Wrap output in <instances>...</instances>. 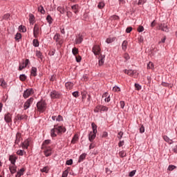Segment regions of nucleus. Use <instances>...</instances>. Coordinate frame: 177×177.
Returning a JSON list of instances; mask_svg holds the SVG:
<instances>
[{"instance_id":"f257e3e1","label":"nucleus","mask_w":177,"mask_h":177,"mask_svg":"<svg viewBox=\"0 0 177 177\" xmlns=\"http://www.w3.org/2000/svg\"><path fill=\"white\" fill-rule=\"evenodd\" d=\"M64 132H66V127L56 124L50 131V136L53 138H56L57 135H62V133H64Z\"/></svg>"},{"instance_id":"f03ea898","label":"nucleus","mask_w":177,"mask_h":177,"mask_svg":"<svg viewBox=\"0 0 177 177\" xmlns=\"http://www.w3.org/2000/svg\"><path fill=\"white\" fill-rule=\"evenodd\" d=\"M93 131H91L88 135V140L90 142H93L96 138V133H97V126L95 123L91 124Z\"/></svg>"},{"instance_id":"7ed1b4c3","label":"nucleus","mask_w":177,"mask_h":177,"mask_svg":"<svg viewBox=\"0 0 177 177\" xmlns=\"http://www.w3.org/2000/svg\"><path fill=\"white\" fill-rule=\"evenodd\" d=\"M37 107L38 111H39L40 113H44V111L46 110V102L44 100H41V101L37 102Z\"/></svg>"},{"instance_id":"20e7f679","label":"nucleus","mask_w":177,"mask_h":177,"mask_svg":"<svg viewBox=\"0 0 177 177\" xmlns=\"http://www.w3.org/2000/svg\"><path fill=\"white\" fill-rule=\"evenodd\" d=\"M41 29L39 28L38 24H35L33 28V37L35 38H37L39 35L41 34Z\"/></svg>"},{"instance_id":"39448f33","label":"nucleus","mask_w":177,"mask_h":177,"mask_svg":"<svg viewBox=\"0 0 177 177\" xmlns=\"http://www.w3.org/2000/svg\"><path fill=\"white\" fill-rule=\"evenodd\" d=\"M53 39L54 41H55V42H57V45H59V46H62V45H63V39H62V36H60V34H55Z\"/></svg>"},{"instance_id":"423d86ee","label":"nucleus","mask_w":177,"mask_h":177,"mask_svg":"<svg viewBox=\"0 0 177 177\" xmlns=\"http://www.w3.org/2000/svg\"><path fill=\"white\" fill-rule=\"evenodd\" d=\"M92 52L94 53L95 56H100V55H102L101 54L102 49H100V46L97 45L93 46L92 48Z\"/></svg>"},{"instance_id":"0eeeda50","label":"nucleus","mask_w":177,"mask_h":177,"mask_svg":"<svg viewBox=\"0 0 177 177\" xmlns=\"http://www.w3.org/2000/svg\"><path fill=\"white\" fill-rule=\"evenodd\" d=\"M33 94H34V90L32 88H28L24 92L23 97H24V99H27L28 97H30L31 95H33Z\"/></svg>"},{"instance_id":"6e6552de","label":"nucleus","mask_w":177,"mask_h":177,"mask_svg":"<svg viewBox=\"0 0 177 177\" xmlns=\"http://www.w3.org/2000/svg\"><path fill=\"white\" fill-rule=\"evenodd\" d=\"M34 102V98L30 97L26 100V102L24 104V110H27V109H30L31 104Z\"/></svg>"},{"instance_id":"1a4fd4ad","label":"nucleus","mask_w":177,"mask_h":177,"mask_svg":"<svg viewBox=\"0 0 177 177\" xmlns=\"http://www.w3.org/2000/svg\"><path fill=\"white\" fill-rule=\"evenodd\" d=\"M28 118V116L26 114L21 115L18 114L15 117L16 121H27V119Z\"/></svg>"},{"instance_id":"9d476101","label":"nucleus","mask_w":177,"mask_h":177,"mask_svg":"<svg viewBox=\"0 0 177 177\" xmlns=\"http://www.w3.org/2000/svg\"><path fill=\"white\" fill-rule=\"evenodd\" d=\"M60 96H62V94H60L58 91H53L50 93L51 99H60Z\"/></svg>"},{"instance_id":"9b49d317","label":"nucleus","mask_w":177,"mask_h":177,"mask_svg":"<svg viewBox=\"0 0 177 177\" xmlns=\"http://www.w3.org/2000/svg\"><path fill=\"white\" fill-rule=\"evenodd\" d=\"M44 151V154L46 156V157H50L52 156V148L50 147H46Z\"/></svg>"},{"instance_id":"f8f14e48","label":"nucleus","mask_w":177,"mask_h":177,"mask_svg":"<svg viewBox=\"0 0 177 177\" xmlns=\"http://www.w3.org/2000/svg\"><path fill=\"white\" fill-rule=\"evenodd\" d=\"M159 30L165 31V32H168V31H169V29L168 28V24L165 23L159 24Z\"/></svg>"},{"instance_id":"ddd939ff","label":"nucleus","mask_w":177,"mask_h":177,"mask_svg":"<svg viewBox=\"0 0 177 177\" xmlns=\"http://www.w3.org/2000/svg\"><path fill=\"white\" fill-rule=\"evenodd\" d=\"M4 121H6L7 124L12 122V114L10 113H7L5 114Z\"/></svg>"},{"instance_id":"4468645a","label":"nucleus","mask_w":177,"mask_h":177,"mask_svg":"<svg viewBox=\"0 0 177 177\" xmlns=\"http://www.w3.org/2000/svg\"><path fill=\"white\" fill-rule=\"evenodd\" d=\"M28 63H30V60L26 59L25 62H23L22 64H20L19 67V71H21V70H23V68H26V67H27V66H28Z\"/></svg>"},{"instance_id":"2eb2a0df","label":"nucleus","mask_w":177,"mask_h":177,"mask_svg":"<svg viewBox=\"0 0 177 177\" xmlns=\"http://www.w3.org/2000/svg\"><path fill=\"white\" fill-rule=\"evenodd\" d=\"M31 145V139H26L24 142H22V149H28V146Z\"/></svg>"},{"instance_id":"dca6fc26","label":"nucleus","mask_w":177,"mask_h":177,"mask_svg":"<svg viewBox=\"0 0 177 177\" xmlns=\"http://www.w3.org/2000/svg\"><path fill=\"white\" fill-rule=\"evenodd\" d=\"M104 57H106L105 55H99L98 66H103L104 64Z\"/></svg>"},{"instance_id":"f3484780","label":"nucleus","mask_w":177,"mask_h":177,"mask_svg":"<svg viewBox=\"0 0 177 177\" xmlns=\"http://www.w3.org/2000/svg\"><path fill=\"white\" fill-rule=\"evenodd\" d=\"M17 160V156L16 155H10L9 156V161H10L12 165H16V160Z\"/></svg>"},{"instance_id":"a211bd4d","label":"nucleus","mask_w":177,"mask_h":177,"mask_svg":"<svg viewBox=\"0 0 177 177\" xmlns=\"http://www.w3.org/2000/svg\"><path fill=\"white\" fill-rule=\"evenodd\" d=\"M9 169L10 171V173L12 174H16L17 171V167H16V165H11L9 167Z\"/></svg>"},{"instance_id":"6ab92c4d","label":"nucleus","mask_w":177,"mask_h":177,"mask_svg":"<svg viewBox=\"0 0 177 177\" xmlns=\"http://www.w3.org/2000/svg\"><path fill=\"white\" fill-rule=\"evenodd\" d=\"M124 74H127V75H130V77H132L134 74H136V71H132V70H124L123 71Z\"/></svg>"},{"instance_id":"aec40b11","label":"nucleus","mask_w":177,"mask_h":177,"mask_svg":"<svg viewBox=\"0 0 177 177\" xmlns=\"http://www.w3.org/2000/svg\"><path fill=\"white\" fill-rule=\"evenodd\" d=\"M71 8L75 15H78V12L80 10V6L78 5H73L71 6Z\"/></svg>"},{"instance_id":"412c9836","label":"nucleus","mask_w":177,"mask_h":177,"mask_svg":"<svg viewBox=\"0 0 177 177\" xmlns=\"http://www.w3.org/2000/svg\"><path fill=\"white\" fill-rule=\"evenodd\" d=\"M65 86L66 89L71 91V89H73V86H74V84L71 82H68L65 84Z\"/></svg>"},{"instance_id":"4be33fe9","label":"nucleus","mask_w":177,"mask_h":177,"mask_svg":"<svg viewBox=\"0 0 177 177\" xmlns=\"http://www.w3.org/2000/svg\"><path fill=\"white\" fill-rule=\"evenodd\" d=\"M21 140V133H17L16 135L15 144L19 145Z\"/></svg>"},{"instance_id":"5701e85b","label":"nucleus","mask_w":177,"mask_h":177,"mask_svg":"<svg viewBox=\"0 0 177 177\" xmlns=\"http://www.w3.org/2000/svg\"><path fill=\"white\" fill-rule=\"evenodd\" d=\"M26 171V169L21 168L16 174V177H21L24 175V171Z\"/></svg>"},{"instance_id":"b1692460","label":"nucleus","mask_w":177,"mask_h":177,"mask_svg":"<svg viewBox=\"0 0 177 177\" xmlns=\"http://www.w3.org/2000/svg\"><path fill=\"white\" fill-rule=\"evenodd\" d=\"M50 144V140H46L45 141H44L42 146H41V149H46V147H48V145Z\"/></svg>"},{"instance_id":"393cba45","label":"nucleus","mask_w":177,"mask_h":177,"mask_svg":"<svg viewBox=\"0 0 177 177\" xmlns=\"http://www.w3.org/2000/svg\"><path fill=\"white\" fill-rule=\"evenodd\" d=\"M162 138H163L164 141L167 142V143H169V145H172V143H174V141L172 140L169 139L168 138V136H163Z\"/></svg>"},{"instance_id":"a878e982","label":"nucleus","mask_w":177,"mask_h":177,"mask_svg":"<svg viewBox=\"0 0 177 177\" xmlns=\"http://www.w3.org/2000/svg\"><path fill=\"white\" fill-rule=\"evenodd\" d=\"M83 40H84V39L82 38V35H79L78 37L75 39L76 44H81V42H82Z\"/></svg>"},{"instance_id":"bb28decb","label":"nucleus","mask_w":177,"mask_h":177,"mask_svg":"<svg viewBox=\"0 0 177 177\" xmlns=\"http://www.w3.org/2000/svg\"><path fill=\"white\" fill-rule=\"evenodd\" d=\"M35 20V17H34V15L29 14V22L30 24H34V21Z\"/></svg>"},{"instance_id":"cd10ccee","label":"nucleus","mask_w":177,"mask_h":177,"mask_svg":"<svg viewBox=\"0 0 177 177\" xmlns=\"http://www.w3.org/2000/svg\"><path fill=\"white\" fill-rule=\"evenodd\" d=\"M127 46H128V41L127 40L123 41V42L122 44V50H127Z\"/></svg>"},{"instance_id":"c85d7f7f","label":"nucleus","mask_w":177,"mask_h":177,"mask_svg":"<svg viewBox=\"0 0 177 177\" xmlns=\"http://www.w3.org/2000/svg\"><path fill=\"white\" fill-rule=\"evenodd\" d=\"M85 158H86V153H82L79 158L78 162H82Z\"/></svg>"},{"instance_id":"c756f323","label":"nucleus","mask_w":177,"mask_h":177,"mask_svg":"<svg viewBox=\"0 0 177 177\" xmlns=\"http://www.w3.org/2000/svg\"><path fill=\"white\" fill-rule=\"evenodd\" d=\"M49 169H50L49 166H46V167H43L42 169H41L40 171H41V172H44L45 174H48V172H49Z\"/></svg>"},{"instance_id":"7c9ffc66","label":"nucleus","mask_w":177,"mask_h":177,"mask_svg":"<svg viewBox=\"0 0 177 177\" xmlns=\"http://www.w3.org/2000/svg\"><path fill=\"white\" fill-rule=\"evenodd\" d=\"M30 73H31V75H32L33 77H37V68L32 67Z\"/></svg>"},{"instance_id":"2f4dec72","label":"nucleus","mask_w":177,"mask_h":177,"mask_svg":"<svg viewBox=\"0 0 177 177\" xmlns=\"http://www.w3.org/2000/svg\"><path fill=\"white\" fill-rule=\"evenodd\" d=\"M77 142H78V136L75 134L71 140V143H73V145H75Z\"/></svg>"},{"instance_id":"473e14b6","label":"nucleus","mask_w":177,"mask_h":177,"mask_svg":"<svg viewBox=\"0 0 177 177\" xmlns=\"http://www.w3.org/2000/svg\"><path fill=\"white\" fill-rule=\"evenodd\" d=\"M115 41V39L114 37H109L106 39V44H111Z\"/></svg>"},{"instance_id":"72a5a7b5","label":"nucleus","mask_w":177,"mask_h":177,"mask_svg":"<svg viewBox=\"0 0 177 177\" xmlns=\"http://www.w3.org/2000/svg\"><path fill=\"white\" fill-rule=\"evenodd\" d=\"M57 10H58V12H60L62 15H63L64 13V12H66V10L64 9V8H63L62 6H59L57 8Z\"/></svg>"},{"instance_id":"f704fd0d","label":"nucleus","mask_w":177,"mask_h":177,"mask_svg":"<svg viewBox=\"0 0 177 177\" xmlns=\"http://www.w3.org/2000/svg\"><path fill=\"white\" fill-rule=\"evenodd\" d=\"M32 44L35 46V48H38V46H39V41H38V39H34L32 41Z\"/></svg>"},{"instance_id":"c9c22d12","label":"nucleus","mask_w":177,"mask_h":177,"mask_svg":"<svg viewBox=\"0 0 177 177\" xmlns=\"http://www.w3.org/2000/svg\"><path fill=\"white\" fill-rule=\"evenodd\" d=\"M106 4L104 3V2L100 1L97 5V8L98 9H103V8H104Z\"/></svg>"},{"instance_id":"e433bc0d","label":"nucleus","mask_w":177,"mask_h":177,"mask_svg":"<svg viewBox=\"0 0 177 177\" xmlns=\"http://www.w3.org/2000/svg\"><path fill=\"white\" fill-rule=\"evenodd\" d=\"M68 172H70V169L68 168L62 173V177L68 176Z\"/></svg>"},{"instance_id":"4c0bfd02","label":"nucleus","mask_w":177,"mask_h":177,"mask_svg":"<svg viewBox=\"0 0 177 177\" xmlns=\"http://www.w3.org/2000/svg\"><path fill=\"white\" fill-rule=\"evenodd\" d=\"M78 48L74 47L73 49H72V53L74 56H77V55H78Z\"/></svg>"},{"instance_id":"58836bf2","label":"nucleus","mask_w":177,"mask_h":177,"mask_svg":"<svg viewBox=\"0 0 177 177\" xmlns=\"http://www.w3.org/2000/svg\"><path fill=\"white\" fill-rule=\"evenodd\" d=\"M147 68L153 70V68H154V64H153V62H149V64H147Z\"/></svg>"},{"instance_id":"ea45409f","label":"nucleus","mask_w":177,"mask_h":177,"mask_svg":"<svg viewBox=\"0 0 177 177\" xmlns=\"http://www.w3.org/2000/svg\"><path fill=\"white\" fill-rule=\"evenodd\" d=\"M119 156L122 158H123V157H127V152H125L124 151H121L119 152Z\"/></svg>"},{"instance_id":"a19ab883","label":"nucleus","mask_w":177,"mask_h":177,"mask_svg":"<svg viewBox=\"0 0 177 177\" xmlns=\"http://www.w3.org/2000/svg\"><path fill=\"white\" fill-rule=\"evenodd\" d=\"M0 86H1L2 88L6 87V82H5L4 80H0Z\"/></svg>"},{"instance_id":"79ce46f5","label":"nucleus","mask_w":177,"mask_h":177,"mask_svg":"<svg viewBox=\"0 0 177 177\" xmlns=\"http://www.w3.org/2000/svg\"><path fill=\"white\" fill-rule=\"evenodd\" d=\"M38 11L40 12V13H41L42 15H44L45 13V9H44V7L42 6H40L38 8Z\"/></svg>"},{"instance_id":"37998d69","label":"nucleus","mask_w":177,"mask_h":177,"mask_svg":"<svg viewBox=\"0 0 177 177\" xmlns=\"http://www.w3.org/2000/svg\"><path fill=\"white\" fill-rule=\"evenodd\" d=\"M46 20H47L48 23H49L50 24H52V23L53 21V19H52V17H50V15L47 16Z\"/></svg>"},{"instance_id":"c03bdc74","label":"nucleus","mask_w":177,"mask_h":177,"mask_svg":"<svg viewBox=\"0 0 177 177\" xmlns=\"http://www.w3.org/2000/svg\"><path fill=\"white\" fill-rule=\"evenodd\" d=\"M161 85L162 86H166L167 88H172V85L171 84H169V83H167V82H162Z\"/></svg>"},{"instance_id":"a18cd8bd","label":"nucleus","mask_w":177,"mask_h":177,"mask_svg":"<svg viewBox=\"0 0 177 177\" xmlns=\"http://www.w3.org/2000/svg\"><path fill=\"white\" fill-rule=\"evenodd\" d=\"M19 28V31H21V32H26V31H27L26 26H20Z\"/></svg>"},{"instance_id":"49530a36","label":"nucleus","mask_w":177,"mask_h":177,"mask_svg":"<svg viewBox=\"0 0 177 177\" xmlns=\"http://www.w3.org/2000/svg\"><path fill=\"white\" fill-rule=\"evenodd\" d=\"M110 20H120V17L117 15H113L110 17Z\"/></svg>"},{"instance_id":"de8ad7c7","label":"nucleus","mask_w":177,"mask_h":177,"mask_svg":"<svg viewBox=\"0 0 177 177\" xmlns=\"http://www.w3.org/2000/svg\"><path fill=\"white\" fill-rule=\"evenodd\" d=\"M99 111H101V105H98L94 109L95 113H99Z\"/></svg>"},{"instance_id":"09e8293b","label":"nucleus","mask_w":177,"mask_h":177,"mask_svg":"<svg viewBox=\"0 0 177 177\" xmlns=\"http://www.w3.org/2000/svg\"><path fill=\"white\" fill-rule=\"evenodd\" d=\"M24 153H26V152H24V150H21V149H19V150H18V151H17V154L18 156H24Z\"/></svg>"},{"instance_id":"8fccbe9b","label":"nucleus","mask_w":177,"mask_h":177,"mask_svg":"<svg viewBox=\"0 0 177 177\" xmlns=\"http://www.w3.org/2000/svg\"><path fill=\"white\" fill-rule=\"evenodd\" d=\"M36 56L37 57H39V59H41V60H42V53H41L39 51H37L36 52Z\"/></svg>"},{"instance_id":"3c124183","label":"nucleus","mask_w":177,"mask_h":177,"mask_svg":"<svg viewBox=\"0 0 177 177\" xmlns=\"http://www.w3.org/2000/svg\"><path fill=\"white\" fill-rule=\"evenodd\" d=\"M101 111H109V108L106 106L101 105Z\"/></svg>"},{"instance_id":"603ef678","label":"nucleus","mask_w":177,"mask_h":177,"mask_svg":"<svg viewBox=\"0 0 177 177\" xmlns=\"http://www.w3.org/2000/svg\"><path fill=\"white\" fill-rule=\"evenodd\" d=\"M135 88L136 91H140V89H142V86L139 84H135Z\"/></svg>"},{"instance_id":"864d4df0","label":"nucleus","mask_w":177,"mask_h":177,"mask_svg":"<svg viewBox=\"0 0 177 177\" xmlns=\"http://www.w3.org/2000/svg\"><path fill=\"white\" fill-rule=\"evenodd\" d=\"M137 30H138V32H143V31H145V28H143V26H138Z\"/></svg>"},{"instance_id":"5fc2aeb1","label":"nucleus","mask_w":177,"mask_h":177,"mask_svg":"<svg viewBox=\"0 0 177 177\" xmlns=\"http://www.w3.org/2000/svg\"><path fill=\"white\" fill-rule=\"evenodd\" d=\"M19 80L24 81L25 80H27V76H26V75H21L19 76Z\"/></svg>"},{"instance_id":"6e6d98bb","label":"nucleus","mask_w":177,"mask_h":177,"mask_svg":"<svg viewBox=\"0 0 177 177\" xmlns=\"http://www.w3.org/2000/svg\"><path fill=\"white\" fill-rule=\"evenodd\" d=\"M20 38H21V34L20 33H17L15 35V39L16 41H19V39H20Z\"/></svg>"},{"instance_id":"4d7b16f0","label":"nucleus","mask_w":177,"mask_h":177,"mask_svg":"<svg viewBox=\"0 0 177 177\" xmlns=\"http://www.w3.org/2000/svg\"><path fill=\"white\" fill-rule=\"evenodd\" d=\"M75 59H76V62L77 63H80L81 62V60L82 59V58L80 55H76Z\"/></svg>"},{"instance_id":"13d9d810","label":"nucleus","mask_w":177,"mask_h":177,"mask_svg":"<svg viewBox=\"0 0 177 177\" xmlns=\"http://www.w3.org/2000/svg\"><path fill=\"white\" fill-rule=\"evenodd\" d=\"M147 2V0H139L138 5H143V3H146Z\"/></svg>"},{"instance_id":"bf43d9fd","label":"nucleus","mask_w":177,"mask_h":177,"mask_svg":"<svg viewBox=\"0 0 177 177\" xmlns=\"http://www.w3.org/2000/svg\"><path fill=\"white\" fill-rule=\"evenodd\" d=\"M113 92H120V91H121V90L120 89V87H118V86H114V87L113 88Z\"/></svg>"},{"instance_id":"052dcab7","label":"nucleus","mask_w":177,"mask_h":177,"mask_svg":"<svg viewBox=\"0 0 177 177\" xmlns=\"http://www.w3.org/2000/svg\"><path fill=\"white\" fill-rule=\"evenodd\" d=\"M175 168H176V166H174V165H169V166L168 167V170H169V171H174V169H175Z\"/></svg>"},{"instance_id":"680f3d73","label":"nucleus","mask_w":177,"mask_h":177,"mask_svg":"<svg viewBox=\"0 0 177 177\" xmlns=\"http://www.w3.org/2000/svg\"><path fill=\"white\" fill-rule=\"evenodd\" d=\"M56 121H58V122L63 121V117L59 115L56 118Z\"/></svg>"},{"instance_id":"e2e57ef3","label":"nucleus","mask_w":177,"mask_h":177,"mask_svg":"<svg viewBox=\"0 0 177 177\" xmlns=\"http://www.w3.org/2000/svg\"><path fill=\"white\" fill-rule=\"evenodd\" d=\"M123 135H124V133H122V131H120L118 134V139H122Z\"/></svg>"},{"instance_id":"0e129e2a","label":"nucleus","mask_w":177,"mask_h":177,"mask_svg":"<svg viewBox=\"0 0 177 177\" xmlns=\"http://www.w3.org/2000/svg\"><path fill=\"white\" fill-rule=\"evenodd\" d=\"M66 165H73V159H70L66 161Z\"/></svg>"},{"instance_id":"69168bd1","label":"nucleus","mask_w":177,"mask_h":177,"mask_svg":"<svg viewBox=\"0 0 177 177\" xmlns=\"http://www.w3.org/2000/svg\"><path fill=\"white\" fill-rule=\"evenodd\" d=\"M135 174H136V170H133L129 173V176L132 177L135 175Z\"/></svg>"},{"instance_id":"338daca9","label":"nucleus","mask_w":177,"mask_h":177,"mask_svg":"<svg viewBox=\"0 0 177 177\" xmlns=\"http://www.w3.org/2000/svg\"><path fill=\"white\" fill-rule=\"evenodd\" d=\"M120 104L121 109H124V107H125V102H124V101H120Z\"/></svg>"},{"instance_id":"774afa93","label":"nucleus","mask_w":177,"mask_h":177,"mask_svg":"<svg viewBox=\"0 0 177 177\" xmlns=\"http://www.w3.org/2000/svg\"><path fill=\"white\" fill-rule=\"evenodd\" d=\"M172 150L174 151V153H177V145H176L175 147H174L172 148Z\"/></svg>"}]
</instances>
